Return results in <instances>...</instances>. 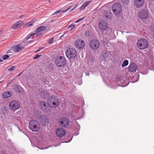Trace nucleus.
<instances>
[{
  "mask_svg": "<svg viewBox=\"0 0 154 154\" xmlns=\"http://www.w3.org/2000/svg\"><path fill=\"white\" fill-rule=\"evenodd\" d=\"M75 27V25L74 24H72L68 26V29H70V30H72Z\"/></svg>",
  "mask_w": 154,
  "mask_h": 154,
  "instance_id": "bb28decb",
  "label": "nucleus"
},
{
  "mask_svg": "<svg viewBox=\"0 0 154 154\" xmlns=\"http://www.w3.org/2000/svg\"><path fill=\"white\" fill-rule=\"evenodd\" d=\"M86 7L83 4L81 6L80 8V9L82 10H83L86 8Z\"/></svg>",
  "mask_w": 154,
  "mask_h": 154,
  "instance_id": "72a5a7b5",
  "label": "nucleus"
},
{
  "mask_svg": "<svg viewBox=\"0 0 154 154\" xmlns=\"http://www.w3.org/2000/svg\"><path fill=\"white\" fill-rule=\"evenodd\" d=\"M151 28H152V29L154 30V24L153 25H152V26H151Z\"/></svg>",
  "mask_w": 154,
  "mask_h": 154,
  "instance_id": "c03bdc74",
  "label": "nucleus"
},
{
  "mask_svg": "<svg viewBox=\"0 0 154 154\" xmlns=\"http://www.w3.org/2000/svg\"><path fill=\"white\" fill-rule=\"evenodd\" d=\"M2 61V60L1 59V57L0 56V62Z\"/></svg>",
  "mask_w": 154,
  "mask_h": 154,
  "instance_id": "de8ad7c7",
  "label": "nucleus"
},
{
  "mask_svg": "<svg viewBox=\"0 0 154 154\" xmlns=\"http://www.w3.org/2000/svg\"><path fill=\"white\" fill-rule=\"evenodd\" d=\"M75 45L78 48H82L84 47L85 43L81 39H78L75 42Z\"/></svg>",
  "mask_w": 154,
  "mask_h": 154,
  "instance_id": "a211bd4d",
  "label": "nucleus"
},
{
  "mask_svg": "<svg viewBox=\"0 0 154 154\" xmlns=\"http://www.w3.org/2000/svg\"><path fill=\"white\" fill-rule=\"evenodd\" d=\"M85 18V17H82L79 19L78 20H77L76 21H75V23H77L79 22V21H80L83 20H84Z\"/></svg>",
  "mask_w": 154,
  "mask_h": 154,
  "instance_id": "473e14b6",
  "label": "nucleus"
},
{
  "mask_svg": "<svg viewBox=\"0 0 154 154\" xmlns=\"http://www.w3.org/2000/svg\"><path fill=\"white\" fill-rule=\"evenodd\" d=\"M62 10H60V9L58 11H57L54 13L53 14H52V15H57V14L60 13H61L62 12Z\"/></svg>",
  "mask_w": 154,
  "mask_h": 154,
  "instance_id": "c85d7f7f",
  "label": "nucleus"
},
{
  "mask_svg": "<svg viewBox=\"0 0 154 154\" xmlns=\"http://www.w3.org/2000/svg\"><path fill=\"white\" fill-rule=\"evenodd\" d=\"M100 42L98 40L94 39L91 41L90 43V46L93 49H97L100 46Z\"/></svg>",
  "mask_w": 154,
  "mask_h": 154,
  "instance_id": "9d476101",
  "label": "nucleus"
},
{
  "mask_svg": "<svg viewBox=\"0 0 154 154\" xmlns=\"http://www.w3.org/2000/svg\"><path fill=\"white\" fill-rule=\"evenodd\" d=\"M137 45V47L140 49H143L146 48L148 45V42L144 38H141L138 40Z\"/></svg>",
  "mask_w": 154,
  "mask_h": 154,
  "instance_id": "f03ea898",
  "label": "nucleus"
},
{
  "mask_svg": "<svg viewBox=\"0 0 154 154\" xmlns=\"http://www.w3.org/2000/svg\"><path fill=\"white\" fill-rule=\"evenodd\" d=\"M11 95L10 92H6L2 94V97L5 98L11 97Z\"/></svg>",
  "mask_w": 154,
  "mask_h": 154,
  "instance_id": "b1692460",
  "label": "nucleus"
},
{
  "mask_svg": "<svg viewBox=\"0 0 154 154\" xmlns=\"http://www.w3.org/2000/svg\"><path fill=\"white\" fill-rule=\"evenodd\" d=\"M137 78H138V79H139V77L138 76L137 77Z\"/></svg>",
  "mask_w": 154,
  "mask_h": 154,
  "instance_id": "bf43d9fd",
  "label": "nucleus"
},
{
  "mask_svg": "<svg viewBox=\"0 0 154 154\" xmlns=\"http://www.w3.org/2000/svg\"><path fill=\"white\" fill-rule=\"evenodd\" d=\"M69 124V120L67 118H63L60 119L59 125L61 127L66 128L68 126Z\"/></svg>",
  "mask_w": 154,
  "mask_h": 154,
  "instance_id": "ddd939ff",
  "label": "nucleus"
},
{
  "mask_svg": "<svg viewBox=\"0 0 154 154\" xmlns=\"http://www.w3.org/2000/svg\"><path fill=\"white\" fill-rule=\"evenodd\" d=\"M112 9L115 14H118L122 11V6L120 4L118 3H116L112 6Z\"/></svg>",
  "mask_w": 154,
  "mask_h": 154,
  "instance_id": "1a4fd4ad",
  "label": "nucleus"
},
{
  "mask_svg": "<svg viewBox=\"0 0 154 154\" xmlns=\"http://www.w3.org/2000/svg\"><path fill=\"white\" fill-rule=\"evenodd\" d=\"M56 133L57 136L62 137L65 135L66 131L63 129L62 128H59L56 130Z\"/></svg>",
  "mask_w": 154,
  "mask_h": 154,
  "instance_id": "f3484780",
  "label": "nucleus"
},
{
  "mask_svg": "<svg viewBox=\"0 0 154 154\" xmlns=\"http://www.w3.org/2000/svg\"><path fill=\"white\" fill-rule=\"evenodd\" d=\"M126 78L122 76H117L116 78V80L119 85V86L123 87H125L127 86L129 83L126 84L121 85V84L125 83Z\"/></svg>",
  "mask_w": 154,
  "mask_h": 154,
  "instance_id": "6e6552de",
  "label": "nucleus"
},
{
  "mask_svg": "<svg viewBox=\"0 0 154 154\" xmlns=\"http://www.w3.org/2000/svg\"><path fill=\"white\" fill-rule=\"evenodd\" d=\"M104 17L107 20L110 19L112 17V14L110 11H107L105 13Z\"/></svg>",
  "mask_w": 154,
  "mask_h": 154,
  "instance_id": "5701e85b",
  "label": "nucleus"
},
{
  "mask_svg": "<svg viewBox=\"0 0 154 154\" xmlns=\"http://www.w3.org/2000/svg\"><path fill=\"white\" fill-rule=\"evenodd\" d=\"M144 0H134V5L137 8L142 6L144 3Z\"/></svg>",
  "mask_w": 154,
  "mask_h": 154,
  "instance_id": "aec40b11",
  "label": "nucleus"
},
{
  "mask_svg": "<svg viewBox=\"0 0 154 154\" xmlns=\"http://www.w3.org/2000/svg\"><path fill=\"white\" fill-rule=\"evenodd\" d=\"M40 106L41 109L45 112H48L50 111V107L47 106V103L44 101H41L40 102Z\"/></svg>",
  "mask_w": 154,
  "mask_h": 154,
  "instance_id": "9b49d317",
  "label": "nucleus"
},
{
  "mask_svg": "<svg viewBox=\"0 0 154 154\" xmlns=\"http://www.w3.org/2000/svg\"><path fill=\"white\" fill-rule=\"evenodd\" d=\"M105 54L106 55V53H105ZM105 56H106V55Z\"/></svg>",
  "mask_w": 154,
  "mask_h": 154,
  "instance_id": "6e6d98bb",
  "label": "nucleus"
},
{
  "mask_svg": "<svg viewBox=\"0 0 154 154\" xmlns=\"http://www.w3.org/2000/svg\"><path fill=\"white\" fill-rule=\"evenodd\" d=\"M128 64V61L127 60H125L122 64V67H125Z\"/></svg>",
  "mask_w": 154,
  "mask_h": 154,
  "instance_id": "a878e982",
  "label": "nucleus"
},
{
  "mask_svg": "<svg viewBox=\"0 0 154 154\" xmlns=\"http://www.w3.org/2000/svg\"><path fill=\"white\" fill-rule=\"evenodd\" d=\"M20 106V103L17 100L12 101L9 104V108L12 110H15L19 109Z\"/></svg>",
  "mask_w": 154,
  "mask_h": 154,
  "instance_id": "0eeeda50",
  "label": "nucleus"
},
{
  "mask_svg": "<svg viewBox=\"0 0 154 154\" xmlns=\"http://www.w3.org/2000/svg\"><path fill=\"white\" fill-rule=\"evenodd\" d=\"M7 109L5 107H2L1 108L0 112L1 114L4 115L6 112Z\"/></svg>",
  "mask_w": 154,
  "mask_h": 154,
  "instance_id": "393cba45",
  "label": "nucleus"
},
{
  "mask_svg": "<svg viewBox=\"0 0 154 154\" xmlns=\"http://www.w3.org/2000/svg\"><path fill=\"white\" fill-rule=\"evenodd\" d=\"M7 54H8L7 55H9V57L12 55L13 54H12L11 52L10 51V50H9L7 52Z\"/></svg>",
  "mask_w": 154,
  "mask_h": 154,
  "instance_id": "e433bc0d",
  "label": "nucleus"
},
{
  "mask_svg": "<svg viewBox=\"0 0 154 154\" xmlns=\"http://www.w3.org/2000/svg\"><path fill=\"white\" fill-rule=\"evenodd\" d=\"M82 84V82H79V85H81Z\"/></svg>",
  "mask_w": 154,
  "mask_h": 154,
  "instance_id": "09e8293b",
  "label": "nucleus"
},
{
  "mask_svg": "<svg viewBox=\"0 0 154 154\" xmlns=\"http://www.w3.org/2000/svg\"><path fill=\"white\" fill-rule=\"evenodd\" d=\"M31 42H32L31 41H29V43H31Z\"/></svg>",
  "mask_w": 154,
  "mask_h": 154,
  "instance_id": "5fc2aeb1",
  "label": "nucleus"
},
{
  "mask_svg": "<svg viewBox=\"0 0 154 154\" xmlns=\"http://www.w3.org/2000/svg\"><path fill=\"white\" fill-rule=\"evenodd\" d=\"M79 134V133H76V135H78V134Z\"/></svg>",
  "mask_w": 154,
  "mask_h": 154,
  "instance_id": "864d4df0",
  "label": "nucleus"
},
{
  "mask_svg": "<svg viewBox=\"0 0 154 154\" xmlns=\"http://www.w3.org/2000/svg\"><path fill=\"white\" fill-rule=\"evenodd\" d=\"M141 73L142 74L145 75L147 74L148 73V72L147 71H145V72L142 71V72H141Z\"/></svg>",
  "mask_w": 154,
  "mask_h": 154,
  "instance_id": "ea45409f",
  "label": "nucleus"
},
{
  "mask_svg": "<svg viewBox=\"0 0 154 154\" xmlns=\"http://www.w3.org/2000/svg\"><path fill=\"white\" fill-rule=\"evenodd\" d=\"M78 4H77L74 7L72 8L71 10L70 11H73V10H74L77 7V6H78Z\"/></svg>",
  "mask_w": 154,
  "mask_h": 154,
  "instance_id": "37998d69",
  "label": "nucleus"
},
{
  "mask_svg": "<svg viewBox=\"0 0 154 154\" xmlns=\"http://www.w3.org/2000/svg\"><path fill=\"white\" fill-rule=\"evenodd\" d=\"M50 1L51 0H48V2H50Z\"/></svg>",
  "mask_w": 154,
  "mask_h": 154,
  "instance_id": "603ef678",
  "label": "nucleus"
},
{
  "mask_svg": "<svg viewBox=\"0 0 154 154\" xmlns=\"http://www.w3.org/2000/svg\"><path fill=\"white\" fill-rule=\"evenodd\" d=\"M21 44L17 45L14 46L13 47L12 50L14 52H18L20 51L22 48H23Z\"/></svg>",
  "mask_w": 154,
  "mask_h": 154,
  "instance_id": "412c9836",
  "label": "nucleus"
},
{
  "mask_svg": "<svg viewBox=\"0 0 154 154\" xmlns=\"http://www.w3.org/2000/svg\"><path fill=\"white\" fill-rule=\"evenodd\" d=\"M49 94L46 91H44L41 92L40 95L41 97L45 99L49 96Z\"/></svg>",
  "mask_w": 154,
  "mask_h": 154,
  "instance_id": "4be33fe9",
  "label": "nucleus"
},
{
  "mask_svg": "<svg viewBox=\"0 0 154 154\" xmlns=\"http://www.w3.org/2000/svg\"><path fill=\"white\" fill-rule=\"evenodd\" d=\"M99 28L102 31V33L107 35L109 34L111 32L110 28L108 27L107 22L103 20L101 21L99 24Z\"/></svg>",
  "mask_w": 154,
  "mask_h": 154,
  "instance_id": "f257e3e1",
  "label": "nucleus"
},
{
  "mask_svg": "<svg viewBox=\"0 0 154 154\" xmlns=\"http://www.w3.org/2000/svg\"><path fill=\"white\" fill-rule=\"evenodd\" d=\"M152 69V70H154V68H153V69Z\"/></svg>",
  "mask_w": 154,
  "mask_h": 154,
  "instance_id": "4d7b16f0",
  "label": "nucleus"
},
{
  "mask_svg": "<svg viewBox=\"0 0 154 154\" xmlns=\"http://www.w3.org/2000/svg\"><path fill=\"white\" fill-rule=\"evenodd\" d=\"M92 2L91 1H87L83 4V5L86 7Z\"/></svg>",
  "mask_w": 154,
  "mask_h": 154,
  "instance_id": "cd10ccee",
  "label": "nucleus"
},
{
  "mask_svg": "<svg viewBox=\"0 0 154 154\" xmlns=\"http://www.w3.org/2000/svg\"><path fill=\"white\" fill-rule=\"evenodd\" d=\"M53 40H54V37H52L51 39L50 40H49V41H48L49 44H51L53 41Z\"/></svg>",
  "mask_w": 154,
  "mask_h": 154,
  "instance_id": "c9c22d12",
  "label": "nucleus"
},
{
  "mask_svg": "<svg viewBox=\"0 0 154 154\" xmlns=\"http://www.w3.org/2000/svg\"><path fill=\"white\" fill-rule=\"evenodd\" d=\"M22 23L23 21L21 20L17 21L12 26L11 28L14 29H17L21 27Z\"/></svg>",
  "mask_w": 154,
  "mask_h": 154,
  "instance_id": "6ab92c4d",
  "label": "nucleus"
},
{
  "mask_svg": "<svg viewBox=\"0 0 154 154\" xmlns=\"http://www.w3.org/2000/svg\"><path fill=\"white\" fill-rule=\"evenodd\" d=\"M57 103V98L55 96L49 97L48 100V104L52 107H56Z\"/></svg>",
  "mask_w": 154,
  "mask_h": 154,
  "instance_id": "39448f33",
  "label": "nucleus"
},
{
  "mask_svg": "<svg viewBox=\"0 0 154 154\" xmlns=\"http://www.w3.org/2000/svg\"><path fill=\"white\" fill-rule=\"evenodd\" d=\"M137 81H132V83H134V82H137Z\"/></svg>",
  "mask_w": 154,
  "mask_h": 154,
  "instance_id": "3c124183",
  "label": "nucleus"
},
{
  "mask_svg": "<svg viewBox=\"0 0 154 154\" xmlns=\"http://www.w3.org/2000/svg\"><path fill=\"white\" fill-rule=\"evenodd\" d=\"M66 56L69 59L74 58L76 55V50L73 48L69 49L67 50L66 53Z\"/></svg>",
  "mask_w": 154,
  "mask_h": 154,
  "instance_id": "423d86ee",
  "label": "nucleus"
},
{
  "mask_svg": "<svg viewBox=\"0 0 154 154\" xmlns=\"http://www.w3.org/2000/svg\"><path fill=\"white\" fill-rule=\"evenodd\" d=\"M38 118L42 125L45 126L46 124L48 122V120L46 115H41L39 116Z\"/></svg>",
  "mask_w": 154,
  "mask_h": 154,
  "instance_id": "4468645a",
  "label": "nucleus"
},
{
  "mask_svg": "<svg viewBox=\"0 0 154 154\" xmlns=\"http://www.w3.org/2000/svg\"><path fill=\"white\" fill-rule=\"evenodd\" d=\"M39 127V122L35 120H33L29 122V128L33 131H38Z\"/></svg>",
  "mask_w": 154,
  "mask_h": 154,
  "instance_id": "7ed1b4c3",
  "label": "nucleus"
},
{
  "mask_svg": "<svg viewBox=\"0 0 154 154\" xmlns=\"http://www.w3.org/2000/svg\"><path fill=\"white\" fill-rule=\"evenodd\" d=\"M22 73V72H20L19 74L18 75V76H19L20 75V74Z\"/></svg>",
  "mask_w": 154,
  "mask_h": 154,
  "instance_id": "8fccbe9b",
  "label": "nucleus"
},
{
  "mask_svg": "<svg viewBox=\"0 0 154 154\" xmlns=\"http://www.w3.org/2000/svg\"><path fill=\"white\" fill-rule=\"evenodd\" d=\"M70 8H71L70 7L68 8H67L65 10H63V11L62 12L63 13H65V12H66V11H68Z\"/></svg>",
  "mask_w": 154,
  "mask_h": 154,
  "instance_id": "79ce46f5",
  "label": "nucleus"
},
{
  "mask_svg": "<svg viewBox=\"0 0 154 154\" xmlns=\"http://www.w3.org/2000/svg\"><path fill=\"white\" fill-rule=\"evenodd\" d=\"M36 21V20L35 19L33 20H32V21H31V22H29V27L32 26L33 25L32 23H32V22L33 23L34 22H35Z\"/></svg>",
  "mask_w": 154,
  "mask_h": 154,
  "instance_id": "4c0bfd02",
  "label": "nucleus"
},
{
  "mask_svg": "<svg viewBox=\"0 0 154 154\" xmlns=\"http://www.w3.org/2000/svg\"><path fill=\"white\" fill-rule=\"evenodd\" d=\"M89 32L88 31H86L85 32V35L87 36L88 37L89 35Z\"/></svg>",
  "mask_w": 154,
  "mask_h": 154,
  "instance_id": "58836bf2",
  "label": "nucleus"
},
{
  "mask_svg": "<svg viewBox=\"0 0 154 154\" xmlns=\"http://www.w3.org/2000/svg\"><path fill=\"white\" fill-rule=\"evenodd\" d=\"M15 68V66H12L9 69H8V71H13Z\"/></svg>",
  "mask_w": 154,
  "mask_h": 154,
  "instance_id": "7c9ffc66",
  "label": "nucleus"
},
{
  "mask_svg": "<svg viewBox=\"0 0 154 154\" xmlns=\"http://www.w3.org/2000/svg\"><path fill=\"white\" fill-rule=\"evenodd\" d=\"M46 29V27L45 26H41L38 27L37 29H36L35 32L33 33L30 34V35H29V38H30L32 36L36 35L38 33H39L38 34V35H41L42 34V33H41V32L42 31L45 30Z\"/></svg>",
  "mask_w": 154,
  "mask_h": 154,
  "instance_id": "2eb2a0df",
  "label": "nucleus"
},
{
  "mask_svg": "<svg viewBox=\"0 0 154 154\" xmlns=\"http://www.w3.org/2000/svg\"><path fill=\"white\" fill-rule=\"evenodd\" d=\"M128 71L131 72H135L138 69V66L134 63H131L128 67Z\"/></svg>",
  "mask_w": 154,
  "mask_h": 154,
  "instance_id": "dca6fc26",
  "label": "nucleus"
},
{
  "mask_svg": "<svg viewBox=\"0 0 154 154\" xmlns=\"http://www.w3.org/2000/svg\"><path fill=\"white\" fill-rule=\"evenodd\" d=\"M49 147V146H48V147ZM48 148V147H47V148H46V149H47V148Z\"/></svg>",
  "mask_w": 154,
  "mask_h": 154,
  "instance_id": "13d9d810",
  "label": "nucleus"
},
{
  "mask_svg": "<svg viewBox=\"0 0 154 154\" xmlns=\"http://www.w3.org/2000/svg\"><path fill=\"white\" fill-rule=\"evenodd\" d=\"M29 39V36L28 35H27V36L26 37V40H27Z\"/></svg>",
  "mask_w": 154,
  "mask_h": 154,
  "instance_id": "a18cd8bd",
  "label": "nucleus"
},
{
  "mask_svg": "<svg viewBox=\"0 0 154 154\" xmlns=\"http://www.w3.org/2000/svg\"><path fill=\"white\" fill-rule=\"evenodd\" d=\"M44 48V47H40V48H39L37 50L35 51V52L36 53L38 52H39L40 50H41V49H43Z\"/></svg>",
  "mask_w": 154,
  "mask_h": 154,
  "instance_id": "a19ab883",
  "label": "nucleus"
},
{
  "mask_svg": "<svg viewBox=\"0 0 154 154\" xmlns=\"http://www.w3.org/2000/svg\"><path fill=\"white\" fill-rule=\"evenodd\" d=\"M78 128L79 129H80V126L78 124Z\"/></svg>",
  "mask_w": 154,
  "mask_h": 154,
  "instance_id": "49530a36",
  "label": "nucleus"
},
{
  "mask_svg": "<svg viewBox=\"0 0 154 154\" xmlns=\"http://www.w3.org/2000/svg\"><path fill=\"white\" fill-rule=\"evenodd\" d=\"M41 55H38V54H36L35 56L33 58V59H36L37 58H39L40 56H41Z\"/></svg>",
  "mask_w": 154,
  "mask_h": 154,
  "instance_id": "f704fd0d",
  "label": "nucleus"
},
{
  "mask_svg": "<svg viewBox=\"0 0 154 154\" xmlns=\"http://www.w3.org/2000/svg\"><path fill=\"white\" fill-rule=\"evenodd\" d=\"M139 17L141 19H146L148 16V13L146 10H142L138 13Z\"/></svg>",
  "mask_w": 154,
  "mask_h": 154,
  "instance_id": "f8f14e48",
  "label": "nucleus"
},
{
  "mask_svg": "<svg viewBox=\"0 0 154 154\" xmlns=\"http://www.w3.org/2000/svg\"><path fill=\"white\" fill-rule=\"evenodd\" d=\"M55 62L57 66L61 67L65 65L66 60L64 57L61 56L57 57L55 60Z\"/></svg>",
  "mask_w": 154,
  "mask_h": 154,
  "instance_id": "20e7f679",
  "label": "nucleus"
},
{
  "mask_svg": "<svg viewBox=\"0 0 154 154\" xmlns=\"http://www.w3.org/2000/svg\"><path fill=\"white\" fill-rule=\"evenodd\" d=\"M9 57V55H4L3 56L2 58L4 60H6Z\"/></svg>",
  "mask_w": 154,
  "mask_h": 154,
  "instance_id": "c756f323",
  "label": "nucleus"
},
{
  "mask_svg": "<svg viewBox=\"0 0 154 154\" xmlns=\"http://www.w3.org/2000/svg\"><path fill=\"white\" fill-rule=\"evenodd\" d=\"M129 0H122V2L124 4H127L128 3Z\"/></svg>",
  "mask_w": 154,
  "mask_h": 154,
  "instance_id": "2f4dec72",
  "label": "nucleus"
}]
</instances>
